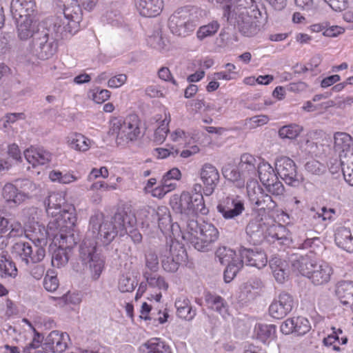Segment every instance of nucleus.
<instances>
[{"mask_svg":"<svg viewBox=\"0 0 353 353\" xmlns=\"http://www.w3.org/2000/svg\"><path fill=\"white\" fill-rule=\"evenodd\" d=\"M265 188L268 193L279 199H281L284 195V185L279 179L265 185Z\"/></svg>","mask_w":353,"mask_h":353,"instance_id":"53","label":"nucleus"},{"mask_svg":"<svg viewBox=\"0 0 353 353\" xmlns=\"http://www.w3.org/2000/svg\"><path fill=\"white\" fill-rule=\"evenodd\" d=\"M73 243H74L73 235L60 234V245L52 254L51 263L53 267L59 268L68 263V252H70Z\"/></svg>","mask_w":353,"mask_h":353,"instance_id":"13","label":"nucleus"},{"mask_svg":"<svg viewBox=\"0 0 353 353\" xmlns=\"http://www.w3.org/2000/svg\"><path fill=\"white\" fill-rule=\"evenodd\" d=\"M230 4L224 8L223 17L238 15L239 13L250 12L252 9L257 8L255 0H230Z\"/></svg>","mask_w":353,"mask_h":353,"instance_id":"25","label":"nucleus"},{"mask_svg":"<svg viewBox=\"0 0 353 353\" xmlns=\"http://www.w3.org/2000/svg\"><path fill=\"white\" fill-rule=\"evenodd\" d=\"M336 294L343 305L348 306L353 312V281H342L338 283Z\"/></svg>","mask_w":353,"mask_h":353,"instance_id":"28","label":"nucleus"},{"mask_svg":"<svg viewBox=\"0 0 353 353\" xmlns=\"http://www.w3.org/2000/svg\"><path fill=\"white\" fill-rule=\"evenodd\" d=\"M297 7L312 14L318 9V0H294Z\"/></svg>","mask_w":353,"mask_h":353,"instance_id":"58","label":"nucleus"},{"mask_svg":"<svg viewBox=\"0 0 353 353\" xmlns=\"http://www.w3.org/2000/svg\"><path fill=\"white\" fill-rule=\"evenodd\" d=\"M168 246L169 248H166L162 253L161 265L165 271L173 273L186 261L188 254L182 244L177 241L171 240Z\"/></svg>","mask_w":353,"mask_h":353,"instance_id":"7","label":"nucleus"},{"mask_svg":"<svg viewBox=\"0 0 353 353\" xmlns=\"http://www.w3.org/2000/svg\"><path fill=\"white\" fill-rule=\"evenodd\" d=\"M332 273V268L325 263H321L316 266L308 279L316 285H323L330 281Z\"/></svg>","mask_w":353,"mask_h":353,"instance_id":"33","label":"nucleus"},{"mask_svg":"<svg viewBox=\"0 0 353 353\" xmlns=\"http://www.w3.org/2000/svg\"><path fill=\"white\" fill-rule=\"evenodd\" d=\"M45 256V248L34 244V246H32L31 254H30V256H28V264L26 265H30V263H41L44 259Z\"/></svg>","mask_w":353,"mask_h":353,"instance_id":"54","label":"nucleus"},{"mask_svg":"<svg viewBox=\"0 0 353 353\" xmlns=\"http://www.w3.org/2000/svg\"><path fill=\"white\" fill-rule=\"evenodd\" d=\"M267 226L263 221L251 220L245 228L248 241L254 245L260 244L265 239Z\"/></svg>","mask_w":353,"mask_h":353,"instance_id":"21","label":"nucleus"},{"mask_svg":"<svg viewBox=\"0 0 353 353\" xmlns=\"http://www.w3.org/2000/svg\"><path fill=\"white\" fill-rule=\"evenodd\" d=\"M294 333L297 336H302L307 333L310 329L311 325L309 321L304 317L297 316L294 317Z\"/></svg>","mask_w":353,"mask_h":353,"instance_id":"48","label":"nucleus"},{"mask_svg":"<svg viewBox=\"0 0 353 353\" xmlns=\"http://www.w3.org/2000/svg\"><path fill=\"white\" fill-rule=\"evenodd\" d=\"M143 353H172L170 346L160 338H152L140 347Z\"/></svg>","mask_w":353,"mask_h":353,"instance_id":"34","label":"nucleus"},{"mask_svg":"<svg viewBox=\"0 0 353 353\" xmlns=\"http://www.w3.org/2000/svg\"><path fill=\"white\" fill-rule=\"evenodd\" d=\"M178 317L185 321H192L196 314V311L193 309L190 301L185 297L178 298L174 303Z\"/></svg>","mask_w":353,"mask_h":353,"instance_id":"32","label":"nucleus"},{"mask_svg":"<svg viewBox=\"0 0 353 353\" xmlns=\"http://www.w3.org/2000/svg\"><path fill=\"white\" fill-rule=\"evenodd\" d=\"M152 222L157 223L162 232L169 230L174 225L171 224V216L166 207H159L157 210L152 209L150 212Z\"/></svg>","mask_w":353,"mask_h":353,"instance_id":"27","label":"nucleus"},{"mask_svg":"<svg viewBox=\"0 0 353 353\" xmlns=\"http://www.w3.org/2000/svg\"><path fill=\"white\" fill-rule=\"evenodd\" d=\"M53 272L48 271L43 280V286L48 292H54L59 287V281L55 275L50 274Z\"/></svg>","mask_w":353,"mask_h":353,"instance_id":"61","label":"nucleus"},{"mask_svg":"<svg viewBox=\"0 0 353 353\" xmlns=\"http://www.w3.org/2000/svg\"><path fill=\"white\" fill-rule=\"evenodd\" d=\"M60 212L61 213H59L57 216H54L49 221L48 228L50 230H72L77 221L74 208L69 205H64Z\"/></svg>","mask_w":353,"mask_h":353,"instance_id":"12","label":"nucleus"},{"mask_svg":"<svg viewBox=\"0 0 353 353\" xmlns=\"http://www.w3.org/2000/svg\"><path fill=\"white\" fill-rule=\"evenodd\" d=\"M246 188L249 201L257 210L272 211L276 208V202L264 192L256 179L248 180Z\"/></svg>","mask_w":353,"mask_h":353,"instance_id":"8","label":"nucleus"},{"mask_svg":"<svg viewBox=\"0 0 353 353\" xmlns=\"http://www.w3.org/2000/svg\"><path fill=\"white\" fill-rule=\"evenodd\" d=\"M219 238V231L212 223L203 222L201 224L197 236H192L191 245L198 251L209 252Z\"/></svg>","mask_w":353,"mask_h":353,"instance_id":"9","label":"nucleus"},{"mask_svg":"<svg viewBox=\"0 0 353 353\" xmlns=\"http://www.w3.org/2000/svg\"><path fill=\"white\" fill-rule=\"evenodd\" d=\"M134 3L139 14L145 17H154L163 9L162 0H134Z\"/></svg>","mask_w":353,"mask_h":353,"instance_id":"24","label":"nucleus"},{"mask_svg":"<svg viewBox=\"0 0 353 353\" xmlns=\"http://www.w3.org/2000/svg\"><path fill=\"white\" fill-rule=\"evenodd\" d=\"M193 201L194 205V215L197 212H200L202 214H207L208 213V209L205 208L202 194H196L195 196H193Z\"/></svg>","mask_w":353,"mask_h":353,"instance_id":"62","label":"nucleus"},{"mask_svg":"<svg viewBox=\"0 0 353 353\" xmlns=\"http://www.w3.org/2000/svg\"><path fill=\"white\" fill-rule=\"evenodd\" d=\"M137 284L134 279L122 276L119 279L118 288L121 292H130L134 290Z\"/></svg>","mask_w":353,"mask_h":353,"instance_id":"60","label":"nucleus"},{"mask_svg":"<svg viewBox=\"0 0 353 353\" xmlns=\"http://www.w3.org/2000/svg\"><path fill=\"white\" fill-rule=\"evenodd\" d=\"M292 267L294 270H297L303 276L309 278V276L316 269L319 263L309 255L305 256H292L290 259Z\"/></svg>","mask_w":353,"mask_h":353,"instance_id":"20","label":"nucleus"},{"mask_svg":"<svg viewBox=\"0 0 353 353\" xmlns=\"http://www.w3.org/2000/svg\"><path fill=\"white\" fill-rule=\"evenodd\" d=\"M281 263L280 259H275L274 263L276 265V267L273 270V274L275 279L280 283H282L286 277L288 276V272L283 269L280 266V263Z\"/></svg>","mask_w":353,"mask_h":353,"instance_id":"63","label":"nucleus"},{"mask_svg":"<svg viewBox=\"0 0 353 353\" xmlns=\"http://www.w3.org/2000/svg\"><path fill=\"white\" fill-rule=\"evenodd\" d=\"M227 21L245 37H254L261 29V13L258 8L252 9L250 12L239 13L238 15H231L225 17Z\"/></svg>","mask_w":353,"mask_h":353,"instance_id":"5","label":"nucleus"},{"mask_svg":"<svg viewBox=\"0 0 353 353\" xmlns=\"http://www.w3.org/2000/svg\"><path fill=\"white\" fill-rule=\"evenodd\" d=\"M17 269L15 263L2 252L0 254V276L2 278H15L17 276Z\"/></svg>","mask_w":353,"mask_h":353,"instance_id":"41","label":"nucleus"},{"mask_svg":"<svg viewBox=\"0 0 353 353\" xmlns=\"http://www.w3.org/2000/svg\"><path fill=\"white\" fill-rule=\"evenodd\" d=\"M336 245L348 252H353V236L350 229L341 227L335 233Z\"/></svg>","mask_w":353,"mask_h":353,"instance_id":"35","label":"nucleus"},{"mask_svg":"<svg viewBox=\"0 0 353 353\" xmlns=\"http://www.w3.org/2000/svg\"><path fill=\"white\" fill-rule=\"evenodd\" d=\"M302 130L301 126L292 123L281 127L279 130V135L281 139H293L296 138Z\"/></svg>","mask_w":353,"mask_h":353,"instance_id":"45","label":"nucleus"},{"mask_svg":"<svg viewBox=\"0 0 353 353\" xmlns=\"http://www.w3.org/2000/svg\"><path fill=\"white\" fill-rule=\"evenodd\" d=\"M205 301L209 307L217 312L223 317L229 315V305L221 296L207 292L205 294Z\"/></svg>","mask_w":353,"mask_h":353,"instance_id":"30","label":"nucleus"},{"mask_svg":"<svg viewBox=\"0 0 353 353\" xmlns=\"http://www.w3.org/2000/svg\"><path fill=\"white\" fill-rule=\"evenodd\" d=\"M234 252L225 247L219 248L215 252L216 257L222 265H226L232 261Z\"/></svg>","mask_w":353,"mask_h":353,"instance_id":"57","label":"nucleus"},{"mask_svg":"<svg viewBox=\"0 0 353 353\" xmlns=\"http://www.w3.org/2000/svg\"><path fill=\"white\" fill-rule=\"evenodd\" d=\"M52 181H58L61 183L68 184L77 180V177L70 172L63 173L59 170H52L49 174Z\"/></svg>","mask_w":353,"mask_h":353,"instance_id":"49","label":"nucleus"},{"mask_svg":"<svg viewBox=\"0 0 353 353\" xmlns=\"http://www.w3.org/2000/svg\"><path fill=\"white\" fill-rule=\"evenodd\" d=\"M72 149L79 151H86L89 149V140L81 134H75L68 140Z\"/></svg>","mask_w":353,"mask_h":353,"instance_id":"46","label":"nucleus"},{"mask_svg":"<svg viewBox=\"0 0 353 353\" xmlns=\"http://www.w3.org/2000/svg\"><path fill=\"white\" fill-rule=\"evenodd\" d=\"M57 6L61 10L65 20L79 26L82 13L77 0H57Z\"/></svg>","mask_w":353,"mask_h":353,"instance_id":"18","label":"nucleus"},{"mask_svg":"<svg viewBox=\"0 0 353 353\" xmlns=\"http://www.w3.org/2000/svg\"><path fill=\"white\" fill-rule=\"evenodd\" d=\"M24 156L26 160L34 167L37 165H45L50 162L52 154L43 148H29L24 151Z\"/></svg>","mask_w":353,"mask_h":353,"instance_id":"29","label":"nucleus"},{"mask_svg":"<svg viewBox=\"0 0 353 353\" xmlns=\"http://www.w3.org/2000/svg\"><path fill=\"white\" fill-rule=\"evenodd\" d=\"M224 177L232 181L238 188H242L245 185V176L239 171V167L232 165H228L222 169Z\"/></svg>","mask_w":353,"mask_h":353,"instance_id":"38","label":"nucleus"},{"mask_svg":"<svg viewBox=\"0 0 353 353\" xmlns=\"http://www.w3.org/2000/svg\"><path fill=\"white\" fill-rule=\"evenodd\" d=\"M41 26H36L34 19L22 18L17 20V32L18 38L21 41L34 37Z\"/></svg>","mask_w":353,"mask_h":353,"instance_id":"26","label":"nucleus"},{"mask_svg":"<svg viewBox=\"0 0 353 353\" xmlns=\"http://www.w3.org/2000/svg\"><path fill=\"white\" fill-rule=\"evenodd\" d=\"M303 249H310V252L315 254L321 252L323 248V245L319 237L307 239L301 244Z\"/></svg>","mask_w":353,"mask_h":353,"instance_id":"51","label":"nucleus"},{"mask_svg":"<svg viewBox=\"0 0 353 353\" xmlns=\"http://www.w3.org/2000/svg\"><path fill=\"white\" fill-rule=\"evenodd\" d=\"M102 214L92 216L90 227L93 234L105 245L114 240L117 234L123 236L127 232V226L131 228L137 223L134 214L129 209L119 210L110 221H102Z\"/></svg>","mask_w":353,"mask_h":353,"instance_id":"1","label":"nucleus"},{"mask_svg":"<svg viewBox=\"0 0 353 353\" xmlns=\"http://www.w3.org/2000/svg\"><path fill=\"white\" fill-rule=\"evenodd\" d=\"M259 167V160L252 154L245 153L241 156L239 168L245 176L256 175Z\"/></svg>","mask_w":353,"mask_h":353,"instance_id":"37","label":"nucleus"},{"mask_svg":"<svg viewBox=\"0 0 353 353\" xmlns=\"http://www.w3.org/2000/svg\"><path fill=\"white\" fill-rule=\"evenodd\" d=\"M194 216H188L186 222L187 232L183 234V238L189 241L191 244L192 236H197L200 231V226L198 222L193 218Z\"/></svg>","mask_w":353,"mask_h":353,"instance_id":"47","label":"nucleus"},{"mask_svg":"<svg viewBox=\"0 0 353 353\" xmlns=\"http://www.w3.org/2000/svg\"><path fill=\"white\" fill-rule=\"evenodd\" d=\"M217 211L226 220L236 219L244 211V203L242 201L226 197L221 200L216 207Z\"/></svg>","mask_w":353,"mask_h":353,"instance_id":"14","label":"nucleus"},{"mask_svg":"<svg viewBox=\"0 0 353 353\" xmlns=\"http://www.w3.org/2000/svg\"><path fill=\"white\" fill-rule=\"evenodd\" d=\"M294 304V297L290 293L281 292L270 305L269 314L274 319H281L292 310Z\"/></svg>","mask_w":353,"mask_h":353,"instance_id":"11","label":"nucleus"},{"mask_svg":"<svg viewBox=\"0 0 353 353\" xmlns=\"http://www.w3.org/2000/svg\"><path fill=\"white\" fill-rule=\"evenodd\" d=\"M141 121L136 114L128 116L123 121L114 119L109 130L110 135H116L118 145H124L137 141L141 135Z\"/></svg>","mask_w":353,"mask_h":353,"instance_id":"3","label":"nucleus"},{"mask_svg":"<svg viewBox=\"0 0 353 353\" xmlns=\"http://www.w3.org/2000/svg\"><path fill=\"white\" fill-rule=\"evenodd\" d=\"M257 172L259 179L264 186L279 179L270 164H264L259 167Z\"/></svg>","mask_w":353,"mask_h":353,"instance_id":"42","label":"nucleus"},{"mask_svg":"<svg viewBox=\"0 0 353 353\" xmlns=\"http://www.w3.org/2000/svg\"><path fill=\"white\" fill-rule=\"evenodd\" d=\"M239 254L242 264L245 263L247 265L256 267L258 269L265 267L268 262L265 254L257 248L250 249L241 247Z\"/></svg>","mask_w":353,"mask_h":353,"instance_id":"17","label":"nucleus"},{"mask_svg":"<svg viewBox=\"0 0 353 353\" xmlns=\"http://www.w3.org/2000/svg\"><path fill=\"white\" fill-rule=\"evenodd\" d=\"M339 158L344 179L349 185L353 186V152L341 154Z\"/></svg>","mask_w":353,"mask_h":353,"instance_id":"40","label":"nucleus"},{"mask_svg":"<svg viewBox=\"0 0 353 353\" xmlns=\"http://www.w3.org/2000/svg\"><path fill=\"white\" fill-rule=\"evenodd\" d=\"M35 7L33 0H17L11 3V11L17 20L22 18L33 19Z\"/></svg>","mask_w":353,"mask_h":353,"instance_id":"23","label":"nucleus"},{"mask_svg":"<svg viewBox=\"0 0 353 353\" xmlns=\"http://www.w3.org/2000/svg\"><path fill=\"white\" fill-rule=\"evenodd\" d=\"M227 264L228 266L224 271V280L226 283H230L243 267V264L241 261H237L236 260H232V261Z\"/></svg>","mask_w":353,"mask_h":353,"instance_id":"50","label":"nucleus"},{"mask_svg":"<svg viewBox=\"0 0 353 353\" xmlns=\"http://www.w3.org/2000/svg\"><path fill=\"white\" fill-rule=\"evenodd\" d=\"M32 53L41 60L51 58L58 49L57 39L50 28L41 26L30 44Z\"/></svg>","mask_w":353,"mask_h":353,"instance_id":"4","label":"nucleus"},{"mask_svg":"<svg viewBox=\"0 0 353 353\" xmlns=\"http://www.w3.org/2000/svg\"><path fill=\"white\" fill-rule=\"evenodd\" d=\"M169 122L170 120H167V119L165 118L162 121L161 124L155 130L154 141L158 144H160L165 141V137H167V134L169 132Z\"/></svg>","mask_w":353,"mask_h":353,"instance_id":"55","label":"nucleus"},{"mask_svg":"<svg viewBox=\"0 0 353 353\" xmlns=\"http://www.w3.org/2000/svg\"><path fill=\"white\" fill-rule=\"evenodd\" d=\"M79 30V26L75 23L65 20L61 16H57L52 24V31L55 38L65 39L75 34Z\"/></svg>","mask_w":353,"mask_h":353,"instance_id":"22","label":"nucleus"},{"mask_svg":"<svg viewBox=\"0 0 353 353\" xmlns=\"http://www.w3.org/2000/svg\"><path fill=\"white\" fill-rule=\"evenodd\" d=\"M2 196L6 202L13 203L15 205L20 204L27 197L26 194L19 192L17 187L11 183H7L4 185Z\"/></svg>","mask_w":353,"mask_h":353,"instance_id":"39","label":"nucleus"},{"mask_svg":"<svg viewBox=\"0 0 353 353\" xmlns=\"http://www.w3.org/2000/svg\"><path fill=\"white\" fill-rule=\"evenodd\" d=\"M198 12L196 8H181L176 10L169 18L168 26L172 34L185 37L195 28Z\"/></svg>","mask_w":353,"mask_h":353,"instance_id":"6","label":"nucleus"},{"mask_svg":"<svg viewBox=\"0 0 353 353\" xmlns=\"http://www.w3.org/2000/svg\"><path fill=\"white\" fill-rule=\"evenodd\" d=\"M220 28L216 21H213L207 25L201 26L196 32V37L199 40L203 41L208 37L214 36Z\"/></svg>","mask_w":353,"mask_h":353,"instance_id":"43","label":"nucleus"},{"mask_svg":"<svg viewBox=\"0 0 353 353\" xmlns=\"http://www.w3.org/2000/svg\"><path fill=\"white\" fill-rule=\"evenodd\" d=\"M48 233L45 228L39 225L38 232L34 229L33 238L30 239L34 244L44 248L48 244Z\"/></svg>","mask_w":353,"mask_h":353,"instance_id":"52","label":"nucleus"},{"mask_svg":"<svg viewBox=\"0 0 353 353\" xmlns=\"http://www.w3.org/2000/svg\"><path fill=\"white\" fill-rule=\"evenodd\" d=\"M104 265L105 259L99 252L97 242L94 240H84L79 246L78 259L73 264V269L79 273L89 268L92 279L96 281L100 277Z\"/></svg>","mask_w":353,"mask_h":353,"instance_id":"2","label":"nucleus"},{"mask_svg":"<svg viewBox=\"0 0 353 353\" xmlns=\"http://www.w3.org/2000/svg\"><path fill=\"white\" fill-rule=\"evenodd\" d=\"M23 232V228L19 222L10 221L8 232H7V235L9 236V238L22 236Z\"/></svg>","mask_w":353,"mask_h":353,"instance_id":"64","label":"nucleus"},{"mask_svg":"<svg viewBox=\"0 0 353 353\" xmlns=\"http://www.w3.org/2000/svg\"><path fill=\"white\" fill-rule=\"evenodd\" d=\"M13 252L18 255L26 264H28V256L32 252V245L28 242L19 241L12 247Z\"/></svg>","mask_w":353,"mask_h":353,"instance_id":"44","label":"nucleus"},{"mask_svg":"<svg viewBox=\"0 0 353 353\" xmlns=\"http://www.w3.org/2000/svg\"><path fill=\"white\" fill-rule=\"evenodd\" d=\"M200 176L204 185V194L212 195L219 181L218 170L210 163H205L201 169Z\"/></svg>","mask_w":353,"mask_h":353,"instance_id":"15","label":"nucleus"},{"mask_svg":"<svg viewBox=\"0 0 353 353\" xmlns=\"http://www.w3.org/2000/svg\"><path fill=\"white\" fill-rule=\"evenodd\" d=\"M305 169L307 172L316 175L323 174L325 171V167L316 160L307 161L305 165Z\"/></svg>","mask_w":353,"mask_h":353,"instance_id":"59","label":"nucleus"},{"mask_svg":"<svg viewBox=\"0 0 353 353\" xmlns=\"http://www.w3.org/2000/svg\"><path fill=\"white\" fill-rule=\"evenodd\" d=\"M170 205L176 213L185 217L194 216L193 196L189 192H183L179 196L174 195L170 201Z\"/></svg>","mask_w":353,"mask_h":353,"instance_id":"16","label":"nucleus"},{"mask_svg":"<svg viewBox=\"0 0 353 353\" xmlns=\"http://www.w3.org/2000/svg\"><path fill=\"white\" fill-rule=\"evenodd\" d=\"M69 340V336L66 333L54 330L46 338L44 347L42 349L49 350L54 353H62L67 349Z\"/></svg>","mask_w":353,"mask_h":353,"instance_id":"19","label":"nucleus"},{"mask_svg":"<svg viewBox=\"0 0 353 353\" xmlns=\"http://www.w3.org/2000/svg\"><path fill=\"white\" fill-rule=\"evenodd\" d=\"M45 204L47 205L46 212L52 216V219L61 213L64 205H67L64 197L56 193L50 194L45 201Z\"/></svg>","mask_w":353,"mask_h":353,"instance_id":"36","label":"nucleus"},{"mask_svg":"<svg viewBox=\"0 0 353 353\" xmlns=\"http://www.w3.org/2000/svg\"><path fill=\"white\" fill-rule=\"evenodd\" d=\"M145 267L150 272H156L159 268V262L157 254L155 252L149 250L145 256Z\"/></svg>","mask_w":353,"mask_h":353,"instance_id":"56","label":"nucleus"},{"mask_svg":"<svg viewBox=\"0 0 353 353\" xmlns=\"http://www.w3.org/2000/svg\"><path fill=\"white\" fill-rule=\"evenodd\" d=\"M275 168L277 174L288 185L296 187L303 181L302 176L297 172L295 163L289 157L279 158Z\"/></svg>","mask_w":353,"mask_h":353,"instance_id":"10","label":"nucleus"},{"mask_svg":"<svg viewBox=\"0 0 353 353\" xmlns=\"http://www.w3.org/2000/svg\"><path fill=\"white\" fill-rule=\"evenodd\" d=\"M334 150L341 154H348L353 152V139L345 133L338 132L334 134Z\"/></svg>","mask_w":353,"mask_h":353,"instance_id":"31","label":"nucleus"}]
</instances>
